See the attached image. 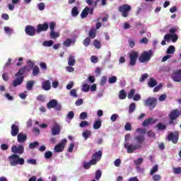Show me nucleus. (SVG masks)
I'll return each mask as SVG.
<instances>
[{"mask_svg":"<svg viewBox=\"0 0 181 181\" xmlns=\"http://www.w3.org/2000/svg\"><path fill=\"white\" fill-rule=\"evenodd\" d=\"M88 36L90 39H95V36H97V33L95 28L90 29Z\"/></svg>","mask_w":181,"mask_h":181,"instance_id":"23","label":"nucleus"},{"mask_svg":"<svg viewBox=\"0 0 181 181\" xmlns=\"http://www.w3.org/2000/svg\"><path fill=\"white\" fill-rule=\"evenodd\" d=\"M79 119H87V112H83L81 113V115H79Z\"/></svg>","mask_w":181,"mask_h":181,"instance_id":"54","label":"nucleus"},{"mask_svg":"<svg viewBox=\"0 0 181 181\" xmlns=\"http://www.w3.org/2000/svg\"><path fill=\"white\" fill-rule=\"evenodd\" d=\"M152 56H153V51H144L140 54L139 62L140 63H148V62H149L152 58Z\"/></svg>","mask_w":181,"mask_h":181,"instance_id":"3","label":"nucleus"},{"mask_svg":"<svg viewBox=\"0 0 181 181\" xmlns=\"http://www.w3.org/2000/svg\"><path fill=\"white\" fill-rule=\"evenodd\" d=\"M39 145V142L35 141L33 143H30L29 144L30 149H35V148H37V146Z\"/></svg>","mask_w":181,"mask_h":181,"instance_id":"50","label":"nucleus"},{"mask_svg":"<svg viewBox=\"0 0 181 181\" xmlns=\"http://www.w3.org/2000/svg\"><path fill=\"white\" fill-rule=\"evenodd\" d=\"M82 90L84 93H88L90 91V85L85 83L82 86Z\"/></svg>","mask_w":181,"mask_h":181,"instance_id":"43","label":"nucleus"},{"mask_svg":"<svg viewBox=\"0 0 181 181\" xmlns=\"http://www.w3.org/2000/svg\"><path fill=\"white\" fill-rule=\"evenodd\" d=\"M179 39V37L176 34L171 35V40L173 43H176L177 42V40Z\"/></svg>","mask_w":181,"mask_h":181,"instance_id":"53","label":"nucleus"},{"mask_svg":"<svg viewBox=\"0 0 181 181\" xmlns=\"http://www.w3.org/2000/svg\"><path fill=\"white\" fill-rule=\"evenodd\" d=\"M68 64L69 66H73L76 64V59H74V56L70 55L68 59Z\"/></svg>","mask_w":181,"mask_h":181,"instance_id":"25","label":"nucleus"},{"mask_svg":"<svg viewBox=\"0 0 181 181\" xmlns=\"http://www.w3.org/2000/svg\"><path fill=\"white\" fill-rule=\"evenodd\" d=\"M82 135L85 139H88V136H91V131L86 130L82 133Z\"/></svg>","mask_w":181,"mask_h":181,"instance_id":"40","label":"nucleus"},{"mask_svg":"<svg viewBox=\"0 0 181 181\" xmlns=\"http://www.w3.org/2000/svg\"><path fill=\"white\" fill-rule=\"evenodd\" d=\"M78 13H80V12L78 11V8H77V6H74L71 10L72 16L76 18V16H78Z\"/></svg>","mask_w":181,"mask_h":181,"instance_id":"31","label":"nucleus"},{"mask_svg":"<svg viewBox=\"0 0 181 181\" xmlns=\"http://www.w3.org/2000/svg\"><path fill=\"white\" fill-rule=\"evenodd\" d=\"M33 86H35V81H28L26 83V88L28 91H32L33 88Z\"/></svg>","mask_w":181,"mask_h":181,"instance_id":"24","label":"nucleus"},{"mask_svg":"<svg viewBox=\"0 0 181 181\" xmlns=\"http://www.w3.org/2000/svg\"><path fill=\"white\" fill-rule=\"evenodd\" d=\"M148 74H144L139 79L140 83L145 81L148 78Z\"/></svg>","mask_w":181,"mask_h":181,"instance_id":"56","label":"nucleus"},{"mask_svg":"<svg viewBox=\"0 0 181 181\" xmlns=\"http://www.w3.org/2000/svg\"><path fill=\"white\" fill-rule=\"evenodd\" d=\"M79 127L80 128H84L85 127H90V123H88V122L86 120H83L81 122V123L79 124Z\"/></svg>","mask_w":181,"mask_h":181,"instance_id":"45","label":"nucleus"},{"mask_svg":"<svg viewBox=\"0 0 181 181\" xmlns=\"http://www.w3.org/2000/svg\"><path fill=\"white\" fill-rule=\"evenodd\" d=\"M118 78L115 76H112L108 79L109 84H114V83H117Z\"/></svg>","mask_w":181,"mask_h":181,"instance_id":"38","label":"nucleus"},{"mask_svg":"<svg viewBox=\"0 0 181 181\" xmlns=\"http://www.w3.org/2000/svg\"><path fill=\"white\" fill-rule=\"evenodd\" d=\"M148 86L150 88H153L156 86H158V81L153 78H151L148 81Z\"/></svg>","mask_w":181,"mask_h":181,"instance_id":"21","label":"nucleus"},{"mask_svg":"<svg viewBox=\"0 0 181 181\" xmlns=\"http://www.w3.org/2000/svg\"><path fill=\"white\" fill-rule=\"evenodd\" d=\"M11 152L13 155H22L25 152V147L22 144L13 145L11 147Z\"/></svg>","mask_w":181,"mask_h":181,"instance_id":"8","label":"nucleus"},{"mask_svg":"<svg viewBox=\"0 0 181 181\" xmlns=\"http://www.w3.org/2000/svg\"><path fill=\"white\" fill-rule=\"evenodd\" d=\"M175 46L173 45H170L168 47V49H167V54H173L175 53Z\"/></svg>","mask_w":181,"mask_h":181,"instance_id":"35","label":"nucleus"},{"mask_svg":"<svg viewBox=\"0 0 181 181\" xmlns=\"http://www.w3.org/2000/svg\"><path fill=\"white\" fill-rule=\"evenodd\" d=\"M66 144H67V139H63L59 144H57L54 148V151L56 153L63 152L64 151V148H66Z\"/></svg>","mask_w":181,"mask_h":181,"instance_id":"9","label":"nucleus"},{"mask_svg":"<svg viewBox=\"0 0 181 181\" xmlns=\"http://www.w3.org/2000/svg\"><path fill=\"white\" fill-rule=\"evenodd\" d=\"M162 88V83H159L157 86H156L153 89V93H158Z\"/></svg>","mask_w":181,"mask_h":181,"instance_id":"62","label":"nucleus"},{"mask_svg":"<svg viewBox=\"0 0 181 181\" xmlns=\"http://www.w3.org/2000/svg\"><path fill=\"white\" fill-rule=\"evenodd\" d=\"M158 104V99L155 98H148L144 101L145 107H149V110H152L156 107Z\"/></svg>","mask_w":181,"mask_h":181,"instance_id":"5","label":"nucleus"},{"mask_svg":"<svg viewBox=\"0 0 181 181\" xmlns=\"http://www.w3.org/2000/svg\"><path fill=\"white\" fill-rule=\"evenodd\" d=\"M4 31L6 32V33H7L8 35H11L12 34V29H11V28L8 27V26H5L4 27Z\"/></svg>","mask_w":181,"mask_h":181,"instance_id":"61","label":"nucleus"},{"mask_svg":"<svg viewBox=\"0 0 181 181\" xmlns=\"http://www.w3.org/2000/svg\"><path fill=\"white\" fill-rule=\"evenodd\" d=\"M173 173H175V175H180V173H181V167L173 168Z\"/></svg>","mask_w":181,"mask_h":181,"instance_id":"51","label":"nucleus"},{"mask_svg":"<svg viewBox=\"0 0 181 181\" xmlns=\"http://www.w3.org/2000/svg\"><path fill=\"white\" fill-rule=\"evenodd\" d=\"M53 156V153L50 151H47L45 153V159H50Z\"/></svg>","mask_w":181,"mask_h":181,"instance_id":"49","label":"nucleus"},{"mask_svg":"<svg viewBox=\"0 0 181 181\" xmlns=\"http://www.w3.org/2000/svg\"><path fill=\"white\" fill-rule=\"evenodd\" d=\"M144 162V158H139L137 160L134 161V165L136 166V169H139V165H141Z\"/></svg>","mask_w":181,"mask_h":181,"instance_id":"32","label":"nucleus"},{"mask_svg":"<svg viewBox=\"0 0 181 181\" xmlns=\"http://www.w3.org/2000/svg\"><path fill=\"white\" fill-rule=\"evenodd\" d=\"M136 132H139V134H141L142 135H145V134H146V129L137 128Z\"/></svg>","mask_w":181,"mask_h":181,"instance_id":"57","label":"nucleus"},{"mask_svg":"<svg viewBox=\"0 0 181 181\" xmlns=\"http://www.w3.org/2000/svg\"><path fill=\"white\" fill-rule=\"evenodd\" d=\"M168 117L170 119V124H173V121H175V119H177L178 117H180V111L179 109H174L171 110Z\"/></svg>","mask_w":181,"mask_h":181,"instance_id":"10","label":"nucleus"},{"mask_svg":"<svg viewBox=\"0 0 181 181\" xmlns=\"http://www.w3.org/2000/svg\"><path fill=\"white\" fill-rule=\"evenodd\" d=\"M52 134L54 136H56V135H59L60 134V125L56 124L51 129Z\"/></svg>","mask_w":181,"mask_h":181,"instance_id":"19","label":"nucleus"},{"mask_svg":"<svg viewBox=\"0 0 181 181\" xmlns=\"http://www.w3.org/2000/svg\"><path fill=\"white\" fill-rule=\"evenodd\" d=\"M42 88L43 90H45V91H49V90H50V88H52V85L50 83V81H49V80L45 81L42 83Z\"/></svg>","mask_w":181,"mask_h":181,"instance_id":"18","label":"nucleus"},{"mask_svg":"<svg viewBox=\"0 0 181 181\" xmlns=\"http://www.w3.org/2000/svg\"><path fill=\"white\" fill-rule=\"evenodd\" d=\"M40 73V70L39 69V66H35L33 67V76H37Z\"/></svg>","mask_w":181,"mask_h":181,"instance_id":"42","label":"nucleus"},{"mask_svg":"<svg viewBox=\"0 0 181 181\" xmlns=\"http://www.w3.org/2000/svg\"><path fill=\"white\" fill-rule=\"evenodd\" d=\"M119 115L117 114H113L110 117V119L112 122H115L117 121V118H118Z\"/></svg>","mask_w":181,"mask_h":181,"instance_id":"60","label":"nucleus"},{"mask_svg":"<svg viewBox=\"0 0 181 181\" xmlns=\"http://www.w3.org/2000/svg\"><path fill=\"white\" fill-rule=\"evenodd\" d=\"M93 46L95 47V49H100L101 48V42H100L98 40H94Z\"/></svg>","mask_w":181,"mask_h":181,"instance_id":"46","label":"nucleus"},{"mask_svg":"<svg viewBox=\"0 0 181 181\" xmlns=\"http://www.w3.org/2000/svg\"><path fill=\"white\" fill-rule=\"evenodd\" d=\"M135 108H136V105H135V103H131L129 106V114H132V112L135 111Z\"/></svg>","mask_w":181,"mask_h":181,"instance_id":"36","label":"nucleus"},{"mask_svg":"<svg viewBox=\"0 0 181 181\" xmlns=\"http://www.w3.org/2000/svg\"><path fill=\"white\" fill-rule=\"evenodd\" d=\"M37 7L39 11H45L46 6L45 5V3H40L38 4Z\"/></svg>","mask_w":181,"mask_h":181,"instance_id":"55","label":"nucleus"},{"mask_svg":"<svg viewBox=\"0 0 181 181\" xmlns=\"http://www.w3.org/2000/svg\"><path fill=\"white\" fill-rule=\"evenodd\" d=\"M10 166H18V165H25V159L21 158L18 154H12L8 156Z\"/></svg>","mask_w":181,"mask_h":181,"instance_id":"2","label":"nucleus"},{"mask_svg":"<svg viewBox=\"0 0 181 181\" xmlns=\"http://www.w3.org/2000/svg\"><path fill=\"white\" fill-rule=\"evenodd\" d=\"M152 179L153 181H160L162 180V176H160L159 174H156L153 175Z\"/></svg>","mask_w":181,"mask_h":181,"instance_id":"48","label":"nucleus"},{"mask_svg":"<svg viewBox=\"0 0 181 181\" xmlns=\"http://www.w3.org/2000/svg\"><path fill=\"white\" fill-rule=\"evenodd\" d=\"M47 108H48V110H51V108H55L56 111H62V105L57 102V100L53 99L49 100L47 104Z\"/></svg>","mask_w":181,"mask_h":181,"instance_id":"4","label":"nucleus"},{"mask_svg":"<svg viewBox=\"0 0 181 181\" xmlns=\"http://www.w3.org/2000/svg\"><path fill=\"white\" fill-rule=\"evenodd\" d=\"M118 11L122 13L123 18H128V13L131 11V6L129 4H123L119 6Z\"/></svg>","mask_w":181,"mask_h":181,"instance_id":"6","label":"nucleus"},{"mask_svg":"<svg viewBox=\"0 0 181 181\" xmlns=\"http://www.w3.org/2000/svg\"><path fill=\"white\" fill-rule=\"evenodd\" d=\"M26 69L28 66H24L21 68L15 74L16 77H23V74H25V71H26Z\"/></svg>","mask_w":181,"mask_h":181,"instance_id":"20","label":"nucleus"},{"mask_svg":"<svg viewBox=\"0 0 181 181\" xmlns=\"http://www.w3.org/2000/svg\"><path fill=\"white\" fill-rule=\"evenodd\" d=\"M71 43H73V40L70 38H67L65 41H64L63 45L66 46V47H70L71 46Z\"/></svg>","mask_w":181,"mask_h":181,"instance_id":"34","label":"nucleus"},{"mask_svg":"<svg viewBox=\"0 0 181 181\" xmlns=\"http://www.w3.org/2000/svg\"><path fill=\"white\" fill-rule=\"evenodd\" d=\"M171 78L175 83H181V69L173 71Z\"/></svg>","mask_w":181,"mask_h":181,"instance_id":"11","label":"nucleus"},{"mask_svg":"<svg viewBox=\"0 0 181 181\" xmlns=\"http://www.w3.org/2000/svg\"><path fill=\"white\" fill-rule=\"evenodd\" d=\"M83 166L85 169H90V168H91V164H90V162H84Z\"/></svg>","mask_w":181,"mask_h":181,"instance_id":"64","label":"nucleus"},{"mask_svg":"<svg viewBox=\"0 0 181 181\" xmlns=\"http://www.w3.org/2000/svg\"><path fill=\"white\" fill-rule=\"evenodd\" d=\"M105 83H107V76H103L100 82V86H105Z\"/></svg>","mask_w":181,"mask_h":181,"instance_id":"59","label":"nucleus"},{"mask_svg":"<svg viewBox=\"0 0 181 181\" xmlns=\"http://www.w3.org/2000/svg\"><path fill=\"white\" fill-rule=\"evenodd\" d=\"M167 138L168 141H171L173 144H177V141H179V136L173 134V132L169 133Z\"/></svg>","mask_w":181,"mask_h":181,"instance_id":"14","label":"nucleus"},{"mask_svg":"<svg viewBox=\"0 0 181 181\" xmlns=\"http://www.w3.org/2000/svg\"><path fill=\"white\" fill-rule=\"evenodd\" d=\"M70 95L72 97H75V98L78 97V95H77V90L76 89H71L70 91Z\"/></svg>","mask_w":181,"mask_h":181,"instance_id":"58","label":"nucleus"},{"mask_svg":"<svg viewBox=\"0 0 181 181\" xmlns=\"http://www.w3.org/2000/svg\"><path fill=\"white\" fill-rule=\"evenodd\" d=\"M119 100H125L127 98V93L124 89H122L119 93Z\"/></svg>","mask_w":181,"mask_h":181,"instance_id":"28","label":"nucleus"},{"mask_svg":"<svg viewBox=\"0 0 181 181\" xmlns=\"http://www.w3.org/2000/svg\"><path fill=\"white\" fill-rule=\"evenodd\" d=\"M136 144H129V143L124 144V148L127 149V153H134L138 149H142V144L145 142V136L144 135H139L134 137Z\"/></svg>","mask_w":181,"mask_h":181,"instance_id":"1","label":"nucleus"},{"mask_svg":"<svg viewBox=\"0 0 181 181\" xmlns=\"http://www.w3.org/2000/svg\"><path fill=\"white\" fill-rule=\"evenodd\" d=\"M129 66H132V67H134V66L136 64V60H138V57H139V54L136 51H133L129 54Z\"/></svg>","mask_w":181,"mask_h":181,"instance_id":"7","label":"nucleus"},{"mask_svg":"<svg viewBox=\"0 0 181 181\" xmlns=\"http://www.w3.org/2000/svg\"><path fill=\"white\" fill-rule=\"evenodd\" d=\"M157 128L160 131H164V129H166V125L163 124V123H158L157 124Z\"/></svg>","mask_w":181,"mask_h":181,"instance_id":"47","label":"nucleus"},{"mask_svg":"<svg viewBox=\"0 0 181 181\" xmlns=\"http://www.w3.org/2000/svg\"><path fill=\"white\" fill-rule=\"evenodd\" d=\"M101 120H96L93 124V129H100L101 128Z\"/></svg>","mask_w":181,"mask_h":181,"instance_id":"29","label":"nucleus"},{"mask_svg":"<svg viewBox=\"0 0 181 181\" xmlns=\"http://www.w3.org/2000/svg\"><path fill=\"white\" fill-rule=\"evenodd\" d=\"M19 134V127L15 124L11 125V136H16Z\"/></svg>","mask_w":181,"mask_h":181,"instance_id":"16","label":"nucleus"},{"mask_svg":"<svg viewBox=\"0 0 181 181\" xmlns=\"http://www.w3.org/2000/svg\"><path fill=\"white\" fill-rule=\"evenodd\" d=\"M90 42H91V39L88 37L83 40V46H86V47H87L90 46Z\"/></svg>","mask_w":181,"mask_h":181,"instance_id":"39","label":"nucleus"},{"mask_svg":"<svg viewBox=\"0 0 181 181\" xmlns=\"http://www.w3.org/2000/svg\"><path fill=\"white\" fill-rule=\"evenodd\" d=\"M25 76L17 77L16 80L13 81V87H18V86H21L23 83V80Z\"/></svg>","mask_w":181,"mask_h":181,"instance_id":"17","label":"nucleus"},{"mask_svg":"<svg viewBox=\"0 0 181 181\" xmlns=\"http://www.w3.org/2000/svg\"><path fill=\"white\" fill-rule=\"evenodd\" d=\"M153 119H152V117H150L148 119H146L144 122H143V127H148V125H151V124H153Z\"/></svg>","mask_w":181,"mask_h":181,"instance_id":"26","label":"nucleus"},{"mask_svg":"<svg viewBox=\"0 0 181 181\" xmlns=\"http://www.w3.org/2000/svg\"><path fill=\"white\" fill-rule=\"evenodd\" d=\"M49 36H50L51 39H57V37H59V36H60V33H56V32H54V30L50 31Z\"/></svg>","mask_w":181,"mask_h":181,"instance_id":"33","label":"nucleus"},{"mask_svg":"<svg viewBox=\"0 0 181 181\" xmlns=\"http://www.w3.org/2000/svg\"><path fill=\"white\" fill-rule=\"evenodd\" d=\"M49 29V24L47 23H44L43 24H38L36 33H40V32H46Z\"/></svg>","mask_w":181,"mask_h":181,"instance_id":"13","label":"nucleus"},{"mask_svg":"<svg viewBox=\"0 0 181 181\" xmlns=\"http://www.w3.org/2000/svg\"><path fill=\"white\" fill-rule=\"evenodd\" d=\"M102 175H103V173L101 172V170H98L95 172V178L97 180H100V179H101Z\"/></svg>","mask_w":181,"mask_h":181,"instance_id":"44","label":"nucleus"},{"mask_svg":"<svg viewBox=\"0 0 181 181\" xmlns=\"http://www.w3.org/2000/svg\"><path fill=\"white\" fill-rule=\"evenodd\" d=\"M125 131H132V125H131V123L127 122L126 123L124 126Z\"/></svg>","mask_w":181,"mask_h":181,"instance_id":"52","label":"nucleus"},{"mask_svg":"<svg viewBox=\"0 0 181 181\" xmlns=\"http://www.w3.org/2000/svg\"><path fill=\"white\" fill-rule=\"evenodd\" d=\"M158 170H159L158 166V165H156L155 166H153L152 168V169L150 171V175L151 176H153V175H155V173H156V172H158Z\"/></svg>","mask_w":181,"mask_h":181,"instance_id":"37","label":"nucleus"},{"mask_svg":"<svg viewBox=\"0 0 181 181\" xmlns=\"http://www.w3.org/2000/svg\"><path fill=\"white\" fill-rule=\"evenodd\" d=\"M25 32L28 36H35L36 35V28L32 25H27L25 28Z\"/></svg>","mask_w":181,"mask_h":181,"instance_id":"12","label":"nucleus"},{"mask_svg":"<svg viewBox=\"0 0 181 181\" xmlns=\"http://www.w3.org/2000/svg\"><path fill=\"white\" fill-rule=\"evenodd\" d=\"M26 139H28V134L20 132L17 135V141L19 144H24L26 142Z\"/></svg>","mask_w":181,"mask_h":181,"instance_id":"15","label":"nucleus"},{"mask_svg":"<svg viewBox=\"0 0 181 181\" xmlns=\"http://www.w3.org/2000/svg\"><path fill=\"white\" fill-rule=\"evenodd\" d=\"M101 156H103V151H98L92 156V158L96 160H100Z\"/></svg>","mask_w":181,"mask_h":181,"instance_id":"22","label":"nucleus"},{"mask_svg":"<svg viewBox=\"0 0 181 181\" xmlns=\"http://www.w3.org/2000/svg\"><path fill=\"white\" fill-rule=\"evenodd\" d=\"M135 89H132L127 94V98H129V100L132 99L134 95H135Z\"/></svg>","mask_w":181,"mask_h":181,"instance_id":"41","label":"nucleus"},{"mask_svg":"<svg viewBox=\"0 0 181 181\" xmlns=\"http://www.w3.org/2000/svg\"><path fill=\"white\" fill-rule=\"evenodd\" d=\"M53 43V40H46L42 42V46H44L45 47H52Z\"/></svg>","mask_w":181,"mask_h":181,"instance_id":"30","label":"nucleus"},{"mask_svg":"<svg viewBox=\"0 0 181 181\" xmlns=\"http://www.w3.org/2000/svg\"><path fill=\"white\" fill-rule=\"evenodd\" d=\"M88 7H86L81 13V18L84 19V18H87L88 16Z\"/></svg>","mask_w":181,"mask_h":181,"instance_id":"27","label":"nucleus"},{"mask_svg":"<svg viewBox=\"0 0 181 181\" xmlns=\"http://www.w3.org/2000/svg\"><path fill=\"white\" fill-rule=\"evenodd\" d=\"M67 118H69V119H73V118H74V112L70 111L67 115Z\"/></svg>","mask_w":181,"mask_h":181,"instance_id":"63","label":"nucleus"}]
</instances>
